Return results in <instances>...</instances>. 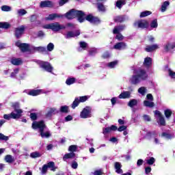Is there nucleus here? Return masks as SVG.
Returning a JSON list of instances; mask_svg holds the SVG:
<instances>
[{
	"label": "nucleus",
	"instance_id": "nucleus-34",
	"mask_svg": "<svg viewBox=\"0 0 175 175\" xmlns=\"http://www.w3.org/2000/svg\"><path fill=\"white\" fill-rule=\"evenodd\" d=\"M144 106H145L146 107H154V106H155V103H154V102L152 101H150V100H144Z\"/></svg>",
	"mask_w": 175,
	"mask_h": 175
},
{
	"label": "nucleus",
	"instance_id": "nucleus-36",
	"mask_svg": "<svg viewBox=\"0 0 175 175\" xmlns=\"http://www.w3.org/2000/svg\"><path fill=\"white\" fill-rule=\"evenodd\" d=\"M172 114H173V111L171 109H167L164 111V116L167 118V120H170V117H172Z\"/></svg>",
	"mask_w": 175,
	"mask_h": 175
},
{
	"label": "nucleus",
	"instance_id": "nucleus-13",
	"mask_svg": "<svg viewBox=\"0 0 175 175\" xmlns=\"http://www.w3.org/2000/svg\"><path fill=\"white\" fill-rule=\"evenodd\" d=\"M25 32V26L22 25L21 27L15 28L14 35L16 39H20L23 34Z\"/></svg>",
	"mask_w": 175,
	"mask_h": 175
},
{
	"label": "nucleus",
	"instance_id": "nucleus-7",
	"mask_svg": "<svg viewBox=\"0 0 175 175\" xmlns=\"http://www.w3.org/2000/svg\"><path fill=\"white\" fill-rule=\"evenodd\" d=\"M88 100V96H82L79 97H76L71 105L72 109H76L80 103H84V102H87Z\"/></svg>",
	"mask_w": 175,
	"mask_h": 175
},
{
	"label": "nucleus",
	"instance_id": "nucleus-37",
	"mask_svg": "<svg viewBox=\"0 0 175 175\" xmlns=\"http://www.w3.org/2000/svg\"><path fill=\"white\" fill-rule=\"evenodd\" d=\"M75 83H76V78L75 77H69L66 81L67 85H72V84H75Z\"/></svg>",
	"mask_w": 175,
	"mask_h": 175
},
{
	"label": "nucleus",
	"instance_id": "nucleus-32",
	"mask_svg": "<svg viewBox=\"0 0 175 175\" xmlns=\"http://www.w3.org/2000/svg\"><path fill=\"white\" fill-rule=\"evenodd\" d=\"M59 111L60 113L68 114V113H69L70 111L69 110V107L68 105H63L60 107Z\"/></svg>",
	"mask_w": 175,
	"mask_h": 175
},
{
	"label": "nucleus",
	"instance_id": "nucleus-48",
	"mask_svg": "<svg viewBox=\"0 0 175 175\" xmlns=\"http://www.w3.org/2000/svg\"><path fill=\"white\" fill-rule=\"evenodd\" d=\"M1 10L2 12H10L12 10V7L8 5H2Z\"/></svg>",
	"mask_w": 175,
	"mask_h": 175
},
{
	"label": "nucleus",
	"instance_id": "nucleus-30",
	"mask_svg": "<svg viewBox=\"0 0 175 175\" xmlns=\"http://www.w3.org/2000/svg\"><path fill=\"white\" fill-rule=\"evenodd\" d=\"M76 157V154L75 152H70L65 154L63 157V161H66V159H72V158H75Z\"/></svg>",
	"mask_w": 175,
	"mask_h": 175
},
{
	"label": "nucleus",
	"instance_id": "nucleus-10",
	"mask_svg": "<svg viewBox=\"0 0 175 175\" xmlns=\"http://www.w3.org/2000/svg\"><path fill=\"white\" fill-rule=\"evenodd\" d=\"M91 111H92V108L90 106H86L80 113L81 118H88L91 117Z\"/></svg>",
	"mask_w": 175,
	"mask_h": 175
},
{
	"label": "nucleus",
	"instance_id": "nucleus-64",
	"mask_svg": "<svg viewBox=\"0 0 175 175\" xmlns=\"http://www.w3.org/2000/svg\"><path fill=\"white\" fill-rule=\"evenodd\" d=\"M93 175H103V172H102V170H97L94 171Z\"/></svg>",
	"mask_w": 175,
	"mask_h": 175
},
{
	"label": "nucleus",
	"instance_id": "nucleus-46",
	"mask_svg": "<svg viewBox=\"0 0 175 175\" xmlns=\"http://www.w3.org/2000/svg\"><path fill=\"white\" fill-rule=\"evenodd\" d=\"M30 156L31 158H40L42 154H40L39 152H33L31 153Z\"/></svg>",
	"mask_w": 175,
	"mask_h": 175
},
{
	"label": "nucleus",
	"instance_id": "nucleus-41",
	"mask_svg": "<svg viewBox=\"0 0 175 175\" xmlns=\"http://www.w3.org/2000/svg\"><path fill=\"white\" fill-rule=\"evenodd\" d=\"M150 14H152V12L150 11H144L141 12L139 17L143 18V17H147V16H150Z\"/></svg>",
	"mask_w": 175,
	"mask_h": 175
},
{
	"label": "nucleus",
	"instance_id": "nucleus-38",
	"mask_svg": "<svg viewBox=\"0 0 175 175\" xmlns=\"http://www.w3.org/2000/svg\"><path fill=\"white\" fill-rule=\"evenodd\" d=\"M5 161L7 162V163H13L14 162V159H13V157L10 154H7L5 157Z\"/></svg>",
	"mask_w": 175,
	"mask_h": 175
},
{
	"label": "nucleus",
	"instance_id": "nucleus-43",
	"mask_svg": "<svg viewBox=\"0 0 175 175\" xmlns=\"http://www.w3.org/2000/svg\"><path fill=\"white\" fill-rule=\"evenodd\" d=\"M118 64V61L115 60L113 62H111L108 63L107 66H108V68L113 69V68H114V66H116Z\"/></svg>",
	"mask_w": 175,
	"mask_h": 175
},
{
	"label": "nucleus",
	"instance_id": "nucleus-19",
	"mask_svg": "<svg viewBox=\"0 0 175 175\" xmlns=\"http://www.w3.org/2000/svg\"><path fill=\"white\" fill-rule=\"evenodd\" d=\"M6 122L5 120H0V128ZM8 142L9 140V137L3 135L2 133H0V141Z\"/></svg>",
	"mask_w": 175,
	"mask_h": 175
},
{
	"label": "nucleus",
	"instance_id": "nucleus-52",
	"mask_svg": "<svg viewBox=\"0 0 175 175\" xmlns=\"http://www.w3.org/2000/svg\"><path fill=\"white\" fill-rule=\"evenodd\" d=\"M79 46L81 47V49H83V50H85V49H87L88 44H87V42L82 41L79 42Z\"/></svg>",
	"mask_w": 175,
	"mask_h": 175
},
{
	"label": "nucleus",
	"instance_id": "nucleus-47",
	"mask_svg": "<svg viewBox=\"0 0 175 175\" xmlns=\"http://www.w3.org/2000/svg\"><path fill=\"white\" fill-rule=\"evenodd\" d=\"M56 110L55 108H51L46 113V117H51Z\"/></svg>",
	"mask_w": 175,
	"mask_h": 175
},
{
	"label": "nucleus",
	"instance_id": "nucleus-4",
	"mask_svg": "<svg viewBox=\"0 0 175 175\" xmlns=\"http://www.w3.org/2000/svg\"><path fill=\"white\" fill-rule=\"evenodd\" d=\"M44 28L45 29H51L53 32H58V31H61V29H66V27L59 24L58 22H55L44 26Z\"/></svg>",
	"mask_w": 175,
	"mask_h": 175
},
{
	"label": "nucleus",
	"instance_id": "nucleus-42",
	"mask_svg": "<svg viewBox=\"0 0 175 175\" xmlns=\"http://www.w3.org/2000/svg\"><path fill=\"white\" fill-rule=\"evenodd\" d=\"M97 8H98V10H99V12H105V10H106L105 5L102 3H98Z\"/></svg>",
	"mask_w": 175,
	"mask_h": 175
},
{
	"label": "nucleus",
	"instance_id": "nucleus-23",
	"mask_svg": "<svg viewBox=\"0 0 175 175\" xmlns=\"http://www.w3.org/2000/svg\"><path fill=\"white\" fill-rule=\"evenodd\" d=\"M117 131V126L111 125L110 127H107L103 129V135H107V133H110V132Z\"/></svg>",
	"mask_w": 175,
	"mask_h": 175
},
{
	"label": "nucleus",
	"instance_id": "nucleus-51",
	"mask_svg": "<svg viewBox=\"0 0 175 175\" xmlns=\"http://www.w3.org/2000/svg\"><path fill=\"white\" fill-rule=\"evenodd\" d=\"M161 136L166 137V139H173V135L172 134L165 132L162 133Z\"/></svg>",
	"mask_w": 175,
	"mask_h": 175
},
{
	"label": "nucleus",
	"instance_id": "nucleus-12",
	"mask_svg": "<svg viewBox=\"0 0 175 175\" xmlns=\"http://www.w3.org/2000/svg\"><path fill=\"white\" fill-rule=\"evenodd\" d=\"M40 67L42 69H44L46 72H49V73H51V72H53V68L51 66V64L49 62H42L40 64Z\"/></svg>",
	"mask_w": 175,
	"mask_h": 175
},
{
	"label": "nucleus",
	"instance_id": "nucleus-6",
	"mask_svg": "<svg viewBox=\"0 0 175 175\" xmlns=\"http://www.w3.org/2000/svg\"><path fill=\"white\" fill-rule=\"evenodd\" d=\"M47 169H51V172H55L57 170L55 163L54 161H49L46 164H44L42 168H40L41 174H46L47 173Z\"/></svg>",
	"mask_w": 175,
	"mask_h": 175
},
{
	"label": "nucleus",
	"instance_id": "nucleus-15",
	"mask_svg": "<svg viewBox=\"0 0 175 175\" xmlns=\"http://www.w3.org/2000/svg\"><path fill=\"white\" fill-rule=\"evenodd\" d=\"M77 36H80V30H76L75 32L70 31L67 32L66 39H70V38H76Z\"/></svg>",
	"mask_w": 175,
	"mask_h": 175
},
{
	"label": "nucleus",
	"instance_id": "nucleus-62",
	"mask_svg": "<svg viewBox=\"0 0 175 175\" xmlns=\"http://www.w3.org/2000/svg\"><path fill=\"white\" fill-rule=\"evenodd\" d=\"M143 118L144 121H146L147 122H150V121H151V117L148 115H144Z\"/></svg>",
	"mask_w": 175,
	"mask_h": 175
},
{
	"label": "nucleus",
	"instance_id": "nucleus-35",
	"mask_svg": "<svg viewBox=\"0 0 175 175\" xmlns=\"http://www.w3.org/2000/svg\"><path fill=\"white\" fill-rule=\"evenodd\" d=\"M124 5H126L125 0H118L116 1V8H118V9H121Z\"/></svg>",
	"mask_w": 175,
	"mask_h": 175
},
{
	"label": "nucleus",
	"instance_id": "nucleus-56",
	"mask_svg": "<svg viewBox=\"0 0 175 175\" xmlns=\"http://www.w3.org/2000/svg\"><path fill=\"white\" fill-rule=\"evenodd\" d=\"M146 163H148V165H154V163H155V159L154 157H150L146 161Z\"/></svg>",
	"mask_w": 175,
	"mask_h": 175
},
{
	"label": "nucleus",
	"instance_id": "nucleus-24",
	"mask_svg": "<svg viewBox=\"0 0 175 175\" xmlns=\"http://www.w3.org/2000/svg\"><path fill=\"white\" fill-rule=\"evenodd\" d=\"M144 66H146L147 69H149L150 67L152 65V58L147 57L144 59Z\"/></svg>",
	"mask_w": 175,
	"mask_h": 175
},
{
	"label": "nucleus",
	"instance_id": "nucleus-1",
	"mask_svg": "<svg viewBox=\"0 0 175 175\" xmlns=\"http://www.w3.org/2000/svg\"><path fill=\"white\" fill-rule=\"evenodd\" d=\"M77 18L79 23H84V21H88L91 24H100V19L98 16H94L92 14H89L85 16V13L81 10H77L75 14V18Z\"/></svg>",
	"mask_w": 175,
	"mask_h": 175
},
{
	"label": "nucleus",
	"instance_id": "nucleus-16",
	"mask_svg": "<svg viewBox=\"0 0 175 175\" xmlns=\"http://www.w3.org/2000/svg\"><path fill=\"white\" fill-rule=\"evenodd\" d=\"M55 18H64V16L62 14H51L49 15L48 17L45 18L47 21H51L53 20H55Z\"/></svg>",
	"mask_w": 175,
	"mask_h": 175
},
{
	"label": "nucleus",
	"instance_id": "nucleus-58",
	"mask_svg": "<svg viewBox=\"0 0 175 175\" xmlns=\"http://www.w3.org/2000/svg\"><path fill=\"white\" fill-rule=\"evenodd\" d=\"M46 48H47L48 51H53L54 50V44L50 42L47 45Z\"/></svg>",
	"mask_w": 175,
	"mask_h": 175
},
{
	"label": "nucleus",
	"instance_id": "nucleus-8",
	"mask_svg": "<svg viewBox=\"0 0 175 175\" xmlns=\"http://www.w3.org/2000/svg\"><path fill=\"white\" fill-rule=\"evenodd\" d=\"M134 27L140 28V29H146L150 27V23L146 19H139L134 23Z\"/></svg>",
	"mask_w": 175,
	"mask_h": 175
},
{
	"label": "nucleus",
	"instance_id": "nucleus-44",
	"mask_svg": "<svg viewBox=\"0 0 175 175\" xmlns=\"http://www.w3.org/2000/svg\"><path fill=\"white\" fill-rule=\"evenodd\" d=\"M150 27L152 28H158V19H154L150 23Z\"/></svg>",
	"mask_w": 175,
	"mask_h": 175
},
{
	"label": "nucleus",
	"instance_id": "nucleus-18",
	"mask_svg": "<svg viewBox=\"0 0 175 175\" xmlns=\"http://www.w3.org/2000/svg\"><path fill=\"white\" fill-rule=\"evenodd\" d=\"M126 20V18L125 15H118V16H114L113 18L114 23H118L120 24L122 23H125Z\"/></svg>",
	"mask_w": 175,
	"mask_h": 175
},
{
	"label": "nucleus",
	"instance_id": "nucleus-54",
	"mask_svg": "<svg viewBox=\"0 0 175 175\" xmlns=\"http://www.w3.org/2000/svg\"><path fill=\"white\" fill-rule=\"evenodd\" d=\"M146 91H147V89L145 87H141L138 89V92L139 94H141V95H144Z\"/></svg>",
	"mask_w": 175,
	"mask_h": 175
},
{
	"label": "nucleus",
	"instance_id": "nucleus-2",
	"mask_svg": "<svg viewBox=\"0 0 175 175\" xmlns=\"http://www.w3.org/2000/svg\"><path fill=\"white\" fill-rule=\"evenodd\" d=\"M31 128L35 131L36 129H39V132L41 137H46V139H48V137H50V136H51V134L50 133L49 131H46L44 133V129L47 128V126H46V123H44V120L33 122L31 124Z\"/></svg>",
	"mask_w": 175,
	"mask_h": 175
},
{
	"label": "nucleus",
	"instance_id": "nucleus-26",
	"mask_svg": "<svg viewBox=\"0 0 175 175\" xmlns=\"http://www.w3.org/2000/svg\"><path fill=\"white\" fill-rule=\"evenodd\" d=\"M119 99H129L131 98V92L126 91L122 92L119 96Z\"/></svg>",
	"mask_w": 175,
	"mask_h": 175
},
{
	"label": "nucleus",
	"instance_id": "nucleus-31",
	"mask_svg": "<svg viewBox=\"0 0 175 175\" xmlns=\"http://www.w3.org/2000/svg\"><path fill=\"white\" fill-rule=\"evenodd\" d=\"M11 118H12L13 120H18L19 119V118L18 116H16V117L13 116V112H11V113H10V114H4L3 115L4 120H7L8 121H9Z\"/></svg>",
	"mask_w": 175,
	"mask_h": 175
},
{
	"label": "nucleus",
	"instance_id": "nucleus-63",
	"mask_svg": "<svg viewBox=\"0 0 175 175\" xmlns=\"http://www.w3.org/2000/svg\"><path fill=\"white\" fill-rule=\"evenodd\" d=\"M36 20H38V16H36V14H33L31 16V18H30L31 23H35Z\"/></svg>",
	"mask_w": 175,
	"mask_h": 175
},
{
	"label": "nucleus",
	"instance_id": "nucleus-27",
	"mask_svg": "<svg viewBox=\"0 0 175 175\" xmlns=\"http://www.w3.org/2000/svg\"><path fill=\"white\" fill-rule=\"evenodd\" d=\"M11 64L15 66H18L23 64V60L20 58L12 57L11 59Z\"/></svg>",
	"mask_w": 175,
	"mask_h": 175
},
{
	"label": "nucleus",
	"instance_id": "nucleus-3",
	"mask_svg": "<svg viewBox=\"0 0 175 175\" xmlns=\"http://www.w3.org/2000/svg\"><path fill=\"white\" fill-rule=\"evenodd\" d=\"M135 73L136 75H132L131 78L130 79V83L133 85H137V84H139L142 80H147V78L148 77L147 72L144 69H139Z\"/></svg>",
	"mask_w": 175,
	"mask_h": 175
},
{
	"label": "nucleus",
	"instance_id": "nucleus-59",
	"mask_svg": "<svg viewBox=\"0 0 175 175\" xmlns=\"http://www.w3.org/2000/svg\"><path fill=\"white\" fill-rule=\"evenodd\" d=\"M168 73H169V76L170 77H171V79H175V72L172 70L171 69L168 70Z\"/></svg>",
	"mask_w": 175,
	"mask_h": 175
},
{
	"label": "nucleus",
	"instance_id": "nucleus-28",
	"mask_svg": "<svg viewBox=\"0 0 175 175\" xmlns=\"http://www.w3.org/2000/svg\"><path fill=\"white\" fill-rule=\"evenodd\" d=\"M22 53H27L30 51L29 44L27 43H22L21 48H19Z\"/></svg>",
	"mask_w": 175,
	"mask_h": 175
},
{
	"label": "nucleus",
	"instance_id": "nucleus-49",
	"mask_svg": "<svg viewBox=\"0 0 175 175\" xmlns=\"http://www.w3.org/2000/svg\"><path fill=\"white\" fill-rule=\"evenodd\" d=\"M147 137H152V136H158V134H157V131H149L146 133Z\"/></svg>",
	"mask_w": 175,
	"mask_h": 175
},
{
	"label": "nucleus",
	"instance_id": "nucleus-20",
	"mask_svg": "<svg viewBox=\"0 0 175 175\" xmlns=\"http://www.w3.org/2000/svg\"><path fill=\"white\" fill-rule=\"evenodd\" d=\"M126 28V25H119L118 26H116L113 29V33H119L122 32Z\"/></svg>",
	"mask_w": 175,
	"mask_h": 175
},
{
	"label": "nucleus",
	"instance_id": "nucleus-17",
	"mask_svg": "<svg viewBox=\"0 0 175 175\" xmlns=\"http://www.w3.org/2000/svg\"><path fill=\"white\" fill-rule=\"evenodd\" d=\"M158 49H159V45L157 44H154L146 46L145 48V51H146V53H152V51H155V50H158Z\"/></svg>",
	"mask_w": 175,
	"mask_h": 175
},
{
	"label": "nucleus",
	"instance_id": "nucleus-60",
	"mask_svg": "<svg viewBox=\"0 0 175 175\" xmlns=\"http://www.w3.org/2000/svg\"><path fill=\"white\" fill-rule=\"evenodd\" d=\"M36 50L37 51H40V53H44L46 51V48L43 47V46H38L36 48Z\"/></svg>",
	"mask_w": 175,
	"mask_h": 175
},
{
	"label": "nucleus",
	"instance_id": "nucleus-39",
	"mask_svg": "<svg viewBox=\"0 0 175 175\" xmlns=\"http://www.w3.org/2000/svg\"><path fill=\"white\" fill-rule=\"evenodd\" d=\"M128 106H129V107H133L134 106H137V100H136V99H131L128 103Z\"/></svg>",
	"mask_w": 175,
	"mask_h": 175
},
{
	"label": "nucleus",
	"instance_id": "nucleus-57",
	"mask_svg": "<svg viewBox=\"0 0 175 175\" xmlns=\"http://www.w3.org/2000/svg\"><path fill=\"white\" fill-rule=\"evenodd\" d=\"M102 58H103V59H107V58H110V53H109V51L105 52L102 55Z\"/></svg>",
	"mask_w": 175,
	"mask_h": 175
},
{
	"label": "nucleus",
	"instance_id": "nucleus-61",
	"mask_svg": "<svg viewBox=\"0 0 175 175\" xmlns=\"http://www.w3.org/2000/svg\"><path fill=\"white\" fill-rule=\"evenodd\" d=\"M126 126L122 125L119 128H117V131H118V132H122L124 131H126Z\"/></svg>",
	"mask_w": 175,
	"mask_h": 175
},
{
	"label": "nucleus",
	"instance_id": "nucleus-14",
	"mask_svg": "<svg viewBox=\"0 0 175 175\" xmlns=\"http://www.w3.org/2000/svg\"><path fill=\"white\" fill-rule=\"evenodd\" d=\"M40 8H41V9H44V8H49V9H51L54 8V3L49 0L42 1L40 3Z\"/></svg>",
	"mask_w": 175,
	"mask_h": 175
},
{
	"label": "nucleus",
	"instance_id": "nucleus-53",
	"mask_svg": "<svg viewBox=\"0 0 175 175\" xmlns=\"http://www.w3.org/2000/svg\"><path fill=\"white\" fill-rule=\"evenodd\" d=\"M77 150V146L76 145H71L68 148V151L70 152H75Z\"/></svg>",
	"mask_w": 175,
	"mask_h": 175
},
{
	"label": "nucleus",
	"instance_id": "nucleus-22",
	"mask_svg": "<svg viewBox=\"0 0 175 175\" xmlns=\"http://www.w3.org/2000/svg\"><path fill=\"white\" fill-rule=\"evenodd\" d=\"M115 50H125L126 49V43L124 42H118L113 46Z\"/></svg>",
	"mask_w": 175,
	"mask_h": 175
},
{
	"label": "nucleus",
	"instance_id": "nucleus-29",
	"mask_svg": "<svg viewBox=\"0 0 175 175\" xmlns=\"http://www.w3.org/2000/svg\"><path fill=\"white\" fill-rule=\"evenodd\" d=\"M42 94V90H31L29 92L28 95L31 96H38Z\"/></svg>",
	"mask_w": 175,
	"mask_h": 175
},
{
	"label": "nucleus",
	"instance_id": "nucleus-11",
	"mask_svg": "<svg viewBox=\"0 0 175 175\" xmlns=\"http://www.w3.org/2000/svg\"><path fill=\"white\" fill-rule=\"evenodd\" d=\"M77 11V10L71 9L66 14H62V16H64V18L65 17V18H67V20H73V18H76Z\"/></svg>",
	"mask_w": 175,
	"mask_h": 175
},
{
	"label": "nucleus",
	"instance_id": "nucleus-21",
	"mask_svg": "<svg viewBox=\"0 0 175 175\" xmlns=\"http://www.w3.org/2000/svg\"><path fill=\"white\" fill-rule=\"evenodd\" d=\"M121 167H122L121 163L117 161L114 163V169L116 170V173H118V174H122V173H124Z\"/></svg>",
	"mask_w": 175,
	"mask_h": 175
},
{
	"label": "nucleus",
	"instance_id": "nucleus-33",
	"mask_svg": "<svg viewBox=\"0 0 175 175\" xmlns=\"http://www.w3.org/2000/svg\"><path fill=\"white\" fill-rule=\"evenodd\" d=\"M0 28L2 29H9L10 25L8 22H0Z\"/></svg>",
	"mask_w": 175,
	"mask_h": 175
},
{
	"label": "nucleus",
	"instance_id": "nucleus-9",
	"mask_svg": "<svg viewBox=\"0 0 175 175\" xmlns=\"http://www.w3.org/2000/svg\"><path fill=\"white\" fill-rule=\"evenodd\" d=\"M155 116H157V124H159V126H166V120H165V117L162 115V113L159 110H155L154 111Z\"/></svg>",
	"mask_w": 175,
	"mask_h": 175
},
{
	"label": "nucleus",
	"instance_id": "nucleus-40",
	"mask_svg": "<svg viewBox=\"0 0 175 175\" xmlns=\"http://www.w3.org/2000/svg\"><path fill=\"white\" fill-rule=\"evenodd\" d=\"M169 5H170V2L167 1H165L161 5V12H166V9H167Z\"/></svg>",
	"mask_w": 175,
	"mask_h": 175
},
{
	"label": "nucleus",
	"instance_id": "nucleus-45",
	"mask_svg": "<svg viewBox=\"0 0 175 175\" xmlns=\"http://www.w3.org/2000/svg\"><path fill=\"white\" fill-rule=\"evenodd\" d=\"M27 10H24V9H19L17 11V14L18 16H25V14H27Z\"/></svg>",
	"mask_w": 175,
	"mask_h": 175
},
{
	"label": "nucleus",
	"instance_id": "nucleus-25",
	"mask_svg": "<svg viewBox=\"0 0 175 175\" xmlns=\"http://www.w3.org/2000/svg\"><path fill=\"white\" fill-rule=\"evenodd\" d=\"M174 48L175 42H167L164 47V50L166 53H169L170 50H173Z\"/></svg>",
	"mask_w": 175,
	"mask_h": 175
},
{
	"label": "nucleus",
	"instance_id": "nucleus-55",
	"mask_svg": "<svg viewBox=\"0 0 175 175\" xmlns=\"http://www.w3.org/2000/svg\"><path fill=\"white\" fill-rule=\"evenodd\" d=\"M30 118L31 121H36L38 120V114L36 113H30Z\"/></svg>",
	"mask_w": 175,
	"mask_h": 175
},
{
	"label": "nucleus",
	"instance_id": "nucleus-5",
	"mask_svg": "<svg viewBox=\"0 0 175 175\" xmlns=\"http://www.w3.org/2000/svg\"><path fill=\"white\" fill-rule=\"evenodd\" d=\"M11 107L14 109V111H12V116L14 117H18L19 118H21L23 117V109H20V103L16 102L12 103Z\"/></svg>",
	"mask_w": 175,
	"mask_h": 175
},
{
	"label": "nucleus",
	"instance_id": "nucleus-50",
	"mask_svg": "<svg viewBox=\"0 0 175 175\" xmlns=\"http://www.w3.org/2000/svg\"><path fill=\"white\" fill-rule=\"evenodd\" d=\"M113 35H116V39H117L119 41L124 40V36L122 35L121 33H113Z\"/></svg>",
	"mask_w": 175,
	"mask_h": 175
}]
</instances>
